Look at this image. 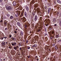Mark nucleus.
Instances as JSON below:
<instances>
[{
	"label": "nucleus",
	"mask_w": 61,
	"mask_h": 61,
	"mask_svg": "<svg viewBox=\"0 0 61 61\" xmlns=\"http://www.w3.org/2000/svg\"><path fill=\"white\" fill-rule=\"evenodd\" d=\"M27 13H26V12H24V15L26 17H27Z\"/></svg>",
	"instance_id": "obj_12"
},
{
	"label": "nucleus",
	"mask_w": 61,
	"mask_h": 61,
	"mask_svg": "<svg viewBox=\"0 0 61 61\" xmlns=\"http://www.w3.org/2000/svg\"><path fill=\"white\" fill-rule=\"evenodd\" d=\"M41 30L40 29H38V32H40V31H41Z\"/></svg>",
	"instance_id": "obj_38"
},
{
	"label": "nucleus",
	"mask_w": 61,
	"mask_h": 61,
	"mask_svg": "<svg viewBox=\"0 0 61 61\" xmlns=\"http://www.w3.org/2000/svg\"><path fill=\"white\" fill-rule=\"evenodd\" d=\"M44 0L45 1H46V2L47 1V0Z\"/></svg>",
	"instance_id": "obj_63"
},
{
	"label": "nucleus",
	"mask_w": 61,
	"mask_h": 61,
	"mask_svg": "<svg viewBox=\"0 0 61 61\" xmlns=\"http://www.w3.org/2000/svg\"><path fill=\"white\" fill-rule=\"evenodd\" d=\"M14 32H15V34L16 33H17V32H16V31H15Z\"/></svg>",
	"instance_id": "obj_44"
},
{
	"label": "nucleus",
	"mask_w": 61,
	"mask_h": 61,
	"mask_svg": "<svg viewBox=\"0 0 61 61\" xmlns=\"http://www.w3.org/2000/svg\"><path fill=\"white\" fill-rule=\"evenodd\" d=\"M28 1L29 2V1H30V0H28Z\"/></svg>",
	"instance_id": "obj_62"
},
{
	"label": "nucleus",
	"mask_w": 61,
	"mask_h": 61,
	"mask_svg": "<svg viewBox=\"0 0 61 61\" xmlns=\"http://www.w3.org/2000/svg\"><path fill=\"white\" fill-rule=\"evenodd\" d=\"M46 35H47V33H46L45 36H46Z\"/></svg>",
	"instance_id": "obj_51"
},
{
	"label": "nucleus",
	"mask_w": 61,
	"mask_h": 61,
	"mask_svg": "<svg viewBox=\"0 0 61 61\" xmlns=\"http://www.w3.org/2000/svg\"><path fill=\"white\" fill-rule=\"evenodd\" d=\"M51 9V8H49V9H48V14H49V13H50V11Z\"/></svg>",
	"instance_id": "obj_9"
},
{
	"label": "nucleus",
	"mask_w": 61,
	"mask_h": 61,
	"mask_svg": "<svg viewBox=\"0 0 61 61\" xmlns=\"http://www.w3.org/2000/svg\"><path fill=\"white\" fill-rule=\"evenodd\" d=\"M7 15L8 17H9V16H10V15H9V14H7Z\"/></svg>",
	"instance_id": "obj_28"
},
{
	"label": "nucleus",
	"mask_w": 61,
	"mask_h": 61,
	"mask_svg": "<svg viewBox=\"0 0 61 61\" xmlns=\"http://www.w3.org/2000/svg\"><path fill=\"white\" fill-rule=\"evenodd\" d=\"M56 22V18H54L53 19V21L52 22L53 23V24H55V23Z\"/></svg>",
	"instance_id": "obj_2"
},
{
	"label": "nucleus",
	"mask_w": 61,
	"mask_h": 61,
	"mask_svg": "<svg viewBox=\"0 0 61 61\" xmlns=\"http://www.w3.org/2000/svg\"><path fill=\"white\" fill-rule=\"evenodd\" d=\"M7 21L6 20H5L4 21V25L5 26H6L7 25Z\"/></svg>",
	"instance_id": "obj_3"
},
{
	"label": "nucleus",
	"mask_w": 61,
	"mask_h": 61,
	"mask_svg": "<svg viewBox=\"0 0 61 61\" xmlns=\"http://www.w3.org/2000/svg\"><path fill=\"white\" fill-rule=\"evenodd\" d=\"M37 20V17L36 15L35 16L34 18V21H36V20Z\"/></svg>",
	"instance_id": "obj_7"
},
{
	"label": "nucleus",
	"mask_w": 61,
	"mask_h": 61,
	"mask_svg": "<svg viewBox=\"0 0 61 61\" xmlns=\"http://www.w3.org/2000/svg\"><path fill=\"white\" fill-rule=\"evenodd\" d=\"M1 40H3L4 39V38L3 37L1 38Z\"/></svg>",
	"instance_id": "obj_37"
},
{
	"label": "nucleus",
	"mask_w": 61,
	"mask_h": 61,
	"mask_svg": "<svg viewBox=\"0 0 61 61\" xmlns=\"http://www.w3.org/2000/svg\"><path fill=\"white\" fill-rule=\"evenodd\" d=\"M1 25H3V22H0Z\"/></svg>",
	"instance_id": "obj_31"
},
{
	"label": "nucleus",
	"mask_w": 61,
	"mask_h": 61,
	"mask_svg": "<svg viewBox=\"0 0 61 61\" xmlns=\"http://www.w3.org/2000/svg\"><path fill=\"white\" fill-rule=\"evenodd\" d=\"M30 48V47H27V49H29Z\"/></svg>",
	"instance_id": "obj_40"
},
{
	"label": "nucleus",
	"mask_w": 61,
	"mask_h": 61,
	"mask_svg": "<svg viewBox=\"0 0 61 61\" xmlns=\"http://www.w3.org/2000/svg\"><path fill=\"white\" fill-rule=\"evenodd\" d=\"M36 46H37V45L35 44L33 45L32 46V47H35L36 48Z\"/></svg>",
	"instance_id": "obj_16"
},
{
	"label": "nucleus",
	"mask_w": 61,
	"mask_h": 61,
	"mask_svg": "<svg viewBox=\"0 0 61 61\" xmlns=\"http://www.w3.org/2000/svg\"><path fill=\"white\" fill-rule=\"evenodd\" d=\"M17 15L18 16H19L20 15V13H21V11H17Z\"/></svg>",
	"instance_id": "obj_5"
},
{
	"label": "nucleus",
	"mask_w": 61,
	"mask_h": 61,
	"mask_svg": "<svg viewBox=\"0 0 61 61\" xmlns=\"http://www.w3.org/2000/svg\"><path fill=\"white\" fill-rule=\"evenodd\" d=\"M28 43V41H27V40L26 42V43Z\"/></svg>",
	"instance_id": "obj_55"
},
{
	"label": "nucleus",
	"mask_w": 61,
	"mask_h": 61,
	"mask_svg": "<svg viewBox=\"0 0 61 61\" xmlns=\"http://www.w3.org/2000/svg\"><path fill=\"white\" fill-rule=\"evenodd\" d=\"M21 20H23V18H21Z\"/></svg>",
	"instance_id": "obj_60"
},
{
	"label": "nucleus",
	"mask_w": 61,
	"mask_h": 61,
	"mask_svg": "<svg viewBox=\"0 0 61 61\" xmlns=\"http://www.w3.org/2000/svg\"><path fill=\"white\" fill-rule=\"evenodd\" d=\"M20 50H21V47L20 48Z\"/></svg>",
	"instance_id": "obj_59"
},
{
	"label": "nucleus",
	"mask_w": 61,
	"mask_h": 61,
	"mask_svg": "<svg viewBox=\"0 0 61 61\" xmlns=\"http://www.w3.org/2000/svg\"><path fill=\"white\" fill-rule=\"evenodd\" d=\"M45 9H47V7H46V6H45Z\"/></svg>",
	"instance_id": "obj_42"
},
{
	"label": "nucleus",
	"mask_w": 61,
	"mask_h": 61,
	"mask_svg": "<svg viewBox=\"0 0 61 61\" xmlns=\"http://www.w3.org/2000/svg\"><path fill=\"white\" fill-rule=\"evenodd\" d=\"M59 12H58L57 11H56V14L57 15H59Z\"/></svg>",
	"instance_id": "obj_20"
},
{
	"label": "nucleus",
	"mask_w": 61,
	"mask_h": 61,
	"mask_svg": "<svg viewBox=\"0 0 61 61\" xmlns=\"http://www.w3.org/2000/svg\"><path fill=\"white\" fill-rule=\"evenodd\" d=\"M53 38V37H50V39H52Z\"/></svg>",
	"instance_id": "obj_36"
},
{
	"label": "nucleus",
	"mask_w": 61,
	"mask_h": 61,
	"mask_svg": "<svg viewBox=\"0 0 61 61\" xmlns=\"http://www.w3.org/2000/svg\"><path fill=\"white\" fill-rule=\"evenodd\" d=\"M3 37L4 38H5V37Z\"/></svg>",
	"instance_id": "obj_64"
},
{
	"label": "nucleus",
	"mask_w": 61,
	"mask_h": 61,
	"mask_svg": "<svg viewBox=\"0 0 61 61\" xmlns=\"http://www.w3.org/2000/svg\"><path fill=\"white\" fill-rule=\"evenodd\" d=\"M14 49H15V50H16L17 49V48L16 47H14Z\"/></svg>",
	"instance_id": "obj_26"
},
{
	"label": "nucleus",
	"mask_w": 61,
	"mask_h": 61,
	"mask_svg": "<svg viewBox=\"0 0 61 61\" xmlns=\"http://www.w3.org/2000/svg\"><path fill=\"white\" fill-rule=\"evenodd\" d=\"M12 39H13V41H15L16 40V39H15V38H14V37H12Z\"/></svg>",
	"instance_id": "obj_13"
},
{
	"label": "nucleus",
	"mask_w": 61,
	"mask_h": 61,
	"mask_svg": "<svg viewBox=\"0 0 61 61\" xmlns=\"http://www.w3.org/2000/svg\"><path fill=\"white\" fill-rule=\"evenodd\" d=\"M15 16H16V17H18V16H17V15L16 14H15Z\"/></svg>",
	"instance_id": "obj_45"
},
{
	"label": "nucleus",
	"mask_w": 61,
	"mask_h": 61,
	"mask_svg": "<svg viewBox=\"0 0 61 61\" xmlns=\"http://www.w3.org/2000/svg\"><path fill=\"white\" fill-rule=\"evenodd\" d=\"M57 3H59V4H61V2L60 0H57Z\"/></svg>",
	"instance_id": "obj_18"
},
{
	"label": "nucleus",
	"mask_w": 61,
	"mask_h": 61,
	"mask_svg": "<svg viewBox=\"0 0 61 61\" xmlns=\"http://www.w3.org/2000/svg\"><path fill=\"white\" fill-rule=\"evenodd\" d=\"M7 29V28H6L5 29V30H6Z\"/></svg>",
	"instance_id": "obj_43"
},
{
	"label": "nucleus",
	"mask_w": 61,
	"mask_h": 61,
	"mask_svg": "<svg viewBox=\"0 0 61 61\" xmlns=\"http://www.w3.org/2000/svg\"><path fill=\"white\" fill-rule=\"evenodd\" d=\"M54 25L55 26H56V24H54Z\"/></svg>",
	"instance_id": "obj_52"
},
{
	"label": "nucleus",
	"mask_w": 61,
	"mask_h": 61,
	"mask_svg": "<svg viewBox=\"0 0 61 61\" xmlns=\"http://www.w3.org/2000/svg\"><path fill=\"white\" fill-rule=\"evenodd\" d=\"M9 48L10 49H11V47H9Z\"/></svg>",
	"instance_id": "obj_56"
},
{
	"label": "nucleus",
	"mask_w": 61,
	"mask_h": 61,
	"mask_svg": "<svg viewBox=\"0 0 61 61\" xmlns=\"http://www.w3.org/2000/svg\"><path fill=\"white\" fill-rule=\"evenodd\" d=\"M23 21H24V22H25L26 21V18H25V17H23Z\"/></svg>",
	"instance_id": "obj_8"
},
{
	"label": "nucleus",
	"mask_w": 61,
	"mask_h": 61,
	"mask_svg": "<svg viewBox=\"0 0 61 61\" xmlns=\"http://www.w3.org/2000/svg\"><path fill=\"white\" fill-rule=\"evenodd\" d=\"M17 24L18 26H21V25L20 24V23L19 22H18L17 23Z\"/></svg>",
	"instance_id": "obj_14"
},
{
	"label": "nucleus",
	"mask_w": 61,
	"mask_h": 61,
	"mask_svg": "<svg viewBox=\"0 0 61 61\" xmlns=\"http://www.w3.org/2000/svg\"><path fill=\"white\" fill-rule=\"evenodd\" d=\"M8 43H9V41H8L7 42H6V45H8Z\"/></svg>",
	"instance_id": "obj_24"
},
{
	"label": "nucleus",
	"mask_w": 61,
	"mask_h": 61,
	"mask_svg": "<svg viewBox=\"0 0 61 61\" xmlns=\"http://www.w3.org/2000/svg\"><path fill=\"white\" fill-rule=\"evenodd\" d=\"M25 8L26 10V11H29V8L27 7H25Z\"/></svg>",
	"instance_id": "obj_15"
},
{
	"label": "nucleus",
	"mask_w": 61,
	"mask_h": 61,
	"mask_svg": "<svg viewBox=\"0 0 61 61\" xmlns=\"http://www.w3.org/2000/svg\"><path fill=\"white\" fill-rule=\"evenodd\" d=\"M55 49L56 50H57L58 48V47H57V46H56L55 47Z\"/></svg>",
	"instance_id": "obj_19"
},
{
	"label": "nucleus",
	"mask_w": 61,
	"mask_h": 61,
	"mask_svg": "<svg viewBox=\"0 0 61 61\" xmlns=\"http://www.w3.org/2000/svg\"><path fill=\"white\" fill-rule=\"evenodd\" d=\"M37 61H38L39 60V59H38V58H37Z\"/></svg>",
	"instance_id": "obj_49"
},
{
	"label": "nucleus",
	"mask_w": 61,
	"mask_h": 61,
	"mask_svg": "<svg viewBox=\"0 0 61 61\" xmlns=\"http://www.w3.org/2000/svg\"><path fill=\"white\" fill-rule=\"evenodd\" d=\"M18 46H21V43H19L18 45Z\"/></svg>",
	"instance_id": "obj_27"
},
{
	"label": "nucleus",
	"mask_w": 61,
	"mask_h": 61,
	"mask_svg": "<svg viewBox=\"0 0 61 61\" xmlns=\"http://www.w3.org/2000/svg\"><path fill=\"white\" fill-rule=\"evenodd\" d=\"M59 25L60 26H61V20L59 21Z\"/></svg>",
	"instance_id": "obj_22"
},
{
	"label": "nucleus",
	"mask_w": 61,
	"mask_h": 61,
	"mask_svg": "<svg viewBox=\"0 0 61 61\" xmlns=\"http://www.w3.org/2000/svg\"><path fill=\"white\" fill-rule=\"evenodd\" d=\"M1 44L2 45V46L4 47H5L6 46V44H5V42H2Z\"/></svg>",
	"instance_id": "obj_4"
},
{
	"label": "nucleus",
	"mask_w": 61,
	"mask_h": 61,
	"mask_svg": "<svg viewBox=\"0 0 61 61\" xmlns=\"http://www.w3.org/2000/svg\"><path fill=\"white\" fill-rule=\"evenodd\" d=\"M23 16V13H21L20 15V17H22Z\"/></svg>",
	"instance_id": "obj_21"
},
{
	"label": "nucleus",
	"mask_w": 61,
	"mask_h": 61,
	"mask_svg": "<svg viewBox=\"0 0 61 61\" xmlns=\"http://www.w3.org/2000/svg\"><path fill=\"white\" fill-rule=\"evenodd\" d=\"M35 0H32L31 2V3L32 4H34L35 2Z\"/></svg>",
	"instance_id": "obj_11"
},
{
	"label": "nucleus",
	"mask_w": 61,
	"mask_h": 61,
	"mask_svg": "<svg viewBox=\"0 0 61 61\" xmlns=\"http://www.w3.org/2000/svg\"><path fill=\"white\" fill-rule=\"evenodd\" d=\"M13 5H14V6H15L16 5V2H15V1L13 3Z\"/></svg>",
	"instance_id": "obj_17"
},
{
	"label": "nucleus",
	"mask_w": 61,
	"mask_h": 61,
	"mask_svg": "<svg viewBox=\"0 0 61 61\" xmlns=\"http://www.w3.org/2000/svg\"><path fill=\"white\" fill-rule=\"evenodd\" d=\"M9 36L10 37H12V36L10 35Z\"/></svg>",
	"instance_id": "obj_48"
},
{
	"label": "nucleus",
	"mask_w": 61,
	"mask_h": 61,
	"mask_svg": "<svg viewBox=\"0 0 61 61\" xmlns=\"http://www.w3.org/2000/svg\"><path fill=\"white\" fill-rule=\"evenodd\" d=\"M37 10L38 11H39V8H38L37 9Z\"/></svg>",
	"instance_id": "obj_33"
},
{
	"label": "nucleus",
	"mask_w": 61,
	"mask_h": 61,
	"mask_svg": "<svg viewBox=\"0 0 61 61\" xmlns=\"http://www.w3.org/2000/svg\"><path fill=\"white\" fill-rule=\"evenodd\" d=\"M5 59H6L5 58V59H4L3 60H5Z\"/></svg>",
	"instance_id": "obj_53"
},
{
	"label": "nucleus",
	"mask_w": 61,
	"mask_h": 61,
	"mask_svg": "<svg viewBox=\"0 0 61 61\" xmlns=\"http://www.w3.org/2000/svg\"><path fill=\"white\" fill-rule=\"evenodd\" d=\"M27 25H25V28H27Z\"/></svg>",
	"instance_id": "obj_23"
},
{
	"label": "nucleus",
	"mask_w": 61,
	"mask_h": 61,
	"mask_svg": "<svg viewBox=\"0 0 61 61\" xmlns=\"http://www.w3.org/2000/svg\"><path fill=\"white\" fill-rule=\"evenodd\" d=\"M56 37L57 38H58V37H59V35H57L56 36Z\"/></svg>",
	"instance_id": "obj_30"
},
{
	"label": "nucleus",
	"mask_w": 61,
	"mask_h": 61,
	"mask_svg": "<svg viewBox=\"0 0 61 61\" xmlns=\"http://www.w3.org/2000/svg\"><path fill=\"white\" fill-rule=\"evenodd\" d=\"M48 21H49V22H50V20H48Z\"/></svg>",
	"instance_id": "obj_61"
},
{
	"label": "nucleus",
	"mask_w": 61,
	"mask_h": 61,
	"mask_svg": "<svg viewBox=\"0 0 61 61\" xmlns=\"http://www.w3.org/2000/svg\"><path fill=\"white\" fill-rule=\"evenodd\" d=\"M6 10H7V11H11L12 9V8L10 6H6Z\"/></svg>",
	"instance_id": "obj_1"
},
{
	"label": "nucleus",
	"mask_w": 61,
	"mask_h": 61,
	"mask_svg": "<svg viewBox=\"0 0 61 61\" xmlns=\"http://www.w3.org/2000/svg\"><path fill=\"white\" fill-rule=\"evenodd\" d=\"M50 30H52V28H50Z\"/></svg>",
	"instance_id": "obj_47"
},
{
	"label": "nucleus",
	"mask_w": 61,
	"mask_h": 61,
	"mask_svg": "<svg viewBox=\"0 0 61 61\" xmlns=\"http://www.w3.org/2000/svg\"><path fill=\"white\" fill-rule=\"evenodd\" d=\"M7 38V37H5V39H6V38Z\"/></svg>",
	"instance_id": "obj_54"
},
{
	"label": "nucleus",
	"mask_w": 61,
	"mask_h": 61,
	"mask_svg": "<svg viewBox=\"0 0 61 61\" xmlns=\"http://www.w3.org/2000/svg\"><path fill=\"white\" fill-rule=\"evenodd\" d=\"M36 58H37L38 57H37V56H36Z\"/></svg>",
	"instance_id": "obj_57"
},
{
	"label": "nucleus",
	"mask_w": 61,
	"mask_h": 61,
	"mask_svg": "<svg viewBox=\"0 0 61 61\" xmlns=\"http://www.w3.org/2000/svg\"><path fill=\"white\" fill-rule=\"evenodd\" d=\"M52 34H54V31H52Z\"/></svg>",
	"instance_id": "obj_34"
},
{
	"label": "nucleus",
	"mask_w": 61,
	"mask_h": 61,
	"mask_svg": "<svg viewBox=\"0 0 61 61\" xmlns=\"http://www.w3.org/2000/svg\"><path fill=\"white\" fill-rule=\"evenodd\" d=\"M0 61H2V60L1 59H0Z\"/></svg>",
	"instance_id": "obj_50"
},
{
	"label": "nucleus",
	"mask_w": 61,
	"mask_h": 61,
	"mask_svg": "<svg viewBox=\"0 0 61 61\" xmlns=\"http://www.w3.org/2000/svg\"><path fill=\"white\" fill-rule=\"evenodd\" d=\"M2 2V0H0V2L1 3Z\"/></svg>",
	"instance_id": "obj_46"
},
{
	"label": "nucleus",
	"mask_w": 61,
	"mask_h": 61,
	"mask_svg": "<svg viewBox=\"0 0 61 61\" xmlns=\"http://www.w3.org/2000/svg\"><path fill=\"white\" fill-rule=\"evenodd\" d=\"M11 45H12V46H16V43L15 42H14L13 43H11Z\"/></svg>",
	"instance_id": "obj_6"
},
{
	"label": "nucleus",
	"mask_w": 61,
	"mask_h": 61,
	"mask_svg": "<svg viewBox=\"0 0 61 61\" xmlns=\"http://www.w3.org/2000/svg\"><path fill=\"white\" fill-rule=\"evenodd\" d=\"M19 47L18 46H16V48H17V47Z\"/></svg>",
	"instance_id": "obj_58"
},
{
	"label": "nucleus",
	"mask_w": 61,
	"mask_h": 61,
	"mask_svg": "<svg viewBox=\"0 0 61 61\" xmlns=\"http://www.w3.org/2000/svg\"><path fill=\"white\" fill-rule=\"evenodd\" d=\"M0 22H3V20H1Z\"/></svg>",
	"instance_id": "obj_35"
},
{
	"label": "nucleus",
	"mask_w": 61,
	"mask_h": 61,
	"mask_svg": "<svg viewBox=\"0 0 61 61\" xmlns=\"http://www.w3.org/2000/svg\"><path fill=\"white\" fill-rule=\"evenodd\" d=\"M10 19H14V16L13 15H11L10 16Z\"/></svg>",
	"instance_id": "obj_10"
},
{
	"label": "nucleus",
	"mask_w": 61,
	"mask_h": 61,
	"mask_svg": "<svg viewBox=\"0 0 61 61\" xmlns=\"http://www.w3.org/2000/svg\"><path fill=\"white\" fill-rule=\"evenodd\" d=\"M38 4H35V5L36 7H37V6H38Z\"/></svg>",
	"instance_id": "obj_29"
},
{
	"label": "nucleus",
	"mask_w": 61,
	"mask_h": 61,
	"mask_svg": "<svg viewBox=\"0 0 61 61\" xmlns=\"http://www.w3.org/2000/svg\"><path fill=\"white\" fill-rule=\"evenodd\" d=\"M45 25L46 26H48V24H46Z\"/></svg>",
	"instance_id": "obj_39"
},
{
	"label": "nucleus",
	"mask_w": 61,
	"mask_h": 61,
	"mask_svg": "<svg viewBox=\"0 0 61 61\" xmlns=\"http://www.w3.org/2000/svg\"><path fill=\"white\" fill-rule=\"evenodd\" d=\"M23 32H21L20 33V35H21V36H23Z\"/></svg>",
	"instance_id": "obj_25"
},
{
	"label": "nucleus",
	"mask_w": 61,
	"mask_h": 61,
	"mask_svg": "<svg viewBox=\"0 0 61 61\" xmlns=\"http://www.w3.org/2000/svg\"><path fill=\"white\" fill-rule=\"evenodd\" d=\"M28 58H30V56H29L28 57Z\"/></svg>",
	"instance_id": "obj_41"
},
{
	"label": "nucleus",
	"mask_w": 61,
	"mask_h": 61,
	"mask_svg": "<svg viewBox=\"0 0 61 61\" xmlns=\"http://www.w3.org/2000/svg\"><path fill=\"white\" fill-rule=\"evenodd\" d=\"M1 4L2 5H4V2H2L1 3Z\"/></svg>",
	"instance_id": "obj_32"
}]
</instances>
